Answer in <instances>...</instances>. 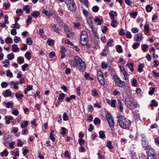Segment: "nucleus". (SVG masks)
I'll return each instance as SVG.
<instances>
[{
	"label": "nucleus",
	"instance_id": "1",
	"mask_svg": "<svg viewBox=\"0 0 159 159\" xmlns=\"http://www.w3.org/2000/svg\"><path fill=\"white\" fill-rule=\"evenodd\" d=\"M71 65L74 67L78 66L79 69L82 71H84L86 68V64L84 61L78 56L74 57L73 60L70 61Z\"/></svg>",
	"mask_w": 159,
	"mask_h": 159
},
{
	"label": "nucleus",
	"instance_id": "2",
	"mask_svg": "<svg viewBox=\"0 0 159 159\" xmlns=\"http://www.w3.org/2000/svg\"><path fill=\"white\" fill-rule=\"evenodd\" d=\"M118 120L119 125L121 128L126 129H129L131 124L129 120L123 116H120L118 118Z\"/></svg>",
	"mask_w": 159,
	"mask_h": 159
},
{
	"label": "nucleus",
	"instance_id": "3",
	"mask_svg": "<svg viewBox=\"0 0 159 159\" xmlns=\"http://www.w3.org/2000/svg\"><path fill=\"white\" fill-rule=\"evenodd\" d=\"M88 35L86 32L83 31L81 34L80 37V43L82 45H85L88 42Z\"/></svg>",
	"mask_w": 159,
	"mask_h": 159
},
{
	"label": "nucleus",
	"instance_id": "4",
	"mask_svg": "<svg viewBox=\"0 0 159 159\" xmlns=\"http://www.w3.org/2000/svg\"><path fill=\"white\" fill-rule=\"evenodd\" d=\"M126 104L127 107L130 109H134L137 106L136 102L132 99L128 98L126 102Z\"/></svg>",
	"mask_w": 159,
	"mask_h": 159
},
{
	"label": "nucleus",
	"instance_id": "5",
	"mask_svg": "<svg viewBox=\"0 0 159 159\" xmlns=\"http://www.w3.org/2000/svg\"><path fill=\"white\" fill-rule=\"evenodd\" d=\"M97 78L99 83L102 85H104L105 82L103 73L100 70L97 71Z\"/></svg>",
	"mask_w": 159,
	"mask_h": 159
},
{
	"label": "nucleus",
	"instance_id": "6",
	"mask_svg": "<svg viewBox=\"0 0 159 159\" xmlns=\"http://www.w3.org/2000/svg\"><path fill=\"white\" fill-rule=\"evenodd\" d=\"M67 7L69 10L71 11H74L76 10V6L74 2H73L68 5Z\"/></svg>",
	"mask_w": 159,
	"mask_h": 159
},
{
	"label": "nucleus",
	"instance_id": "7",
	"mask_svg": "<svg viewBox=\"0 0 159 159\" xmlns=\"http://www.w3.org/2000/svg\"><path fill=\"white\" fill-rule=\"evenodd\" d=\"M11 138L10 135H7L5 138V141L4 143V145L5 146H7L9 143V142L11 141Z\"/></svg>",
	"mask_w": 159,
	"mask_h": 159
},
{
	"label": "nucleus",
	"instance_id": "8",
	"mask_svg": "<svg viewBox=\"0 0 159 159\" xmlns=\"http://www.w3.org/2000/svg\"><path fill=\"white\" fill-rule=\"evenodd\" d=\"M118 102L119 106L118 107V108L119 109V111L120 112H122L123 111V107L121 103V102L120 99H118Z\"/></svg>",
	"mask_w": 159,
	"mask_h": 159
},
{
	"label": "nucleus",
	"instance_id": "9",
	"mask_svg": "<svg viewBox=\"0 0 159 159\" xmlns=\"http://www.w3.org/2000/svg\"><path fill=\"white\" fill-rule=\"evenodd\" d=\"M33 86L30 85H27L26 88L24 89V93L26 94L27 93V91L31 90L33 89Z\"/></svg>",
	"mask_w": 159,
	"mask_h": 159
},
{
	"label": "nucleus",
	"instance_id": "10",
	"mask_svg": "<svg viewBox=\"0 0 159 159\" xmlns=\"http://www.w3.org/2000/svg\"><path fill=\"white\" fill-rule=\"evenodd\" d=\"M142 145L143 147L144 148L145 150H147L150 148V146L148 145L145 141H142Z\"/></svg>",
	"mask_w": 159,
	"mask_h": 159
},
{
	"label": "nucleus",
	"instance_id": "11",
	"mask_svg": "<svg viewBox=\"0 0 159 159\" xmlns=\"http://www.w3.org/2000/svg\"><path fill=\"white\" fill-rule=\"evenodd\" d=\"M42 13L47 15L48 17H50V16L52 15V14L50 11H48L45 9H44L42 11Z\"/></svg>",
	"mask_w": 159,
	"mask_h": 159
},
{
	"label": "nucleus",
	"instance_id": "12",
	"mask_svg": "<svg viewBox=\"0 0 159 159\" xmlns=\"http://www.w3.org/2000/svg\"><path fill=\"white\" fill-rule=\"evenodd\" d=\"M134 64L133 63H127V66L129 68L131 72H133L134 71L133 67L134 66Z\"/></svg>",
	"mask_w": 159,
	"mask_h": 159
},
{
	"label": "nucleus",
	"instance_id": "13",
	"mask_svg": "<svg viewBox=\"0 0 159 159\" xmlns=\"http://www.w3.org/2000/svg\"><path fill=\"white\" fill-rule=\"evenodd\" d=\"M119 86L123 87L125 85V83L124 81H122L120 80H118L117 82L116 83Z\"/></svg>",
	"mask_w": 159,
	"mask_h": 159
},
{
	"label": "nucleus",
	"instance_id": "14",
	"mask_svg": "<svg viewBox=\"0 0 159 159\" xmlns=\"http://www.w3.org/2000/svg\"><path fill=\"white\" fill-rule=\"evenodd\" d=\"M109 126L110 127H112L114 126V120L113 118L107 120Z\"/></svg>",
	"mask_w": 159,
	"mask_h": 159
},
{
	"label": "nucleus",
	"instance_id": "15",
	"mask_svg": "<svg viewBox=\"0 0 159 159\" xmlns=\"http://www.w3.org/2000/svg\"><path fill=\"white\" fill-rule=\"evenodd\" d=\"M148 155H156L155 150L153 148H150L149 149L148 152Z\"/></svg>",
	"mask_w": 159,
	"mask_h": 159
},
{
	"label": "nucleus",
	"instance_id": "16",
	"mask_svg": "<svg viewBox=\"0 0 159 159\" xmlns=\"http://www.w3.org/2000/svg\"><path fill=\"white\" fill-rule=\"evenodd\" d=\"M40 15V13L38 11H34L31 13V15L34 17L36 18Z\"/></svg>",
	"mask_w": 159,
	"mask_h": 159
},
{
	"label": "nucleus",
	"instance_id": "17",
	"mask_svg": "<svg viewBox=\"0 0 159 159\" xmlns=\"http://www.w3.org/2000/svg\"><path fill=\"white\" fill-rule=\"evenodd\" d=\"M2 62L4 64L3 66L6 67H7L10 64L9 61L7 59L5 61H3Z\"/></svg>",
	"mask_w": 159,
	"mask_h": 159
},
{
	"label": "nucleus",
	"instance_id": "18",
	"mask_svg": "<svg viewBox=\"0 0 159 159\" xmlns=\"http://www.w3.org/2000/svg\"><path fill=\"white\" fill-rule=\"evenodd\" d=\"M59 96V97L58 98V100L59 101L63 100L65 96V94L63 93L60 94Z\"/></svg>",
	"mask_w": 159,
	"mask_h": 159
},
{
	"label": "nucleus",
	"instance_id": "19",
	"mask_svg": "<svg viewBox=\"0 0 159 159\" xmlns=\"http://www.w3.org/2000/svg\"><path fill=\"white\" fill-rule=\"evenodd\" d=\"M11 95V92L8 89L6 90L4 94V95L6 97L10 96Z\"/></svg>",
	"mask_w": 159,
	"mask_h": 159
},
{
	"label": "nucleus",
	"instance_id": "20",
	"mask_svg": "<svg viewBox=\"0 0 159 159\" xmlns=\"http://www.w3.org/2000/svg\"><path fill=\"white\" fill-rule=\"evenodd\" d=\"M152 8V7L150 6L149 4L147 5L145 7L146 10L148 12L151 11Z\"/></svg>",
	"mask_w": 159,
	"mask_h": 159
},
{
	"label": "nucleus",
	"instance_id": "21",
	"mask_svg": "<svg viewBox=\"0 0 159 159\" xmlns=\"http://www.w3.org/2000/svg\"><path fill=\"white\" fill-rule=\"evenodd\" d=\"M137 37L135 39V40L137 41H140L142 38V34L140 33H139L137 34Z\"/></svg>",
	"mask_w": 159,
	"mask_h": 159
},
{
	"label": "nucleus",
	"instance_id": "22",
	"mask_svg": "<svg viewBox=\"0 0 159 159\" xmlns=\"http://www.w3.org/2000/svg\"><path fill=\"white\" fill-rule=\"evenodd\" d=\"M148 48V46L147 44H143L142 45V49L143 51L145 52L147 51V49Z\"/></svg>",
	"mask_w": 159,
	"mask_h": 159
},
{
	"label": "nucleus",
	"instance_id": "23",
	"mask_svg": "<svg viewBox=\"0 0 159 159\" xmlns=\"http://www.w3.org/2000/svg\"><path fill=\"white\" fill-rule=\"evenodd\" d=\"M12 48H13V52H15L16 51H19V48L17 47L16 44H14L12 45Z\"/></svg>",
	"mask_w": 159,
	"mask_h": 159
},
{
	"label": "nucleus",
	"instance_id": "24",
	"mask_svg": "<svg viewBox=\"0 0 159 159\" xmlns=\"http://www.w3.org/2000/svg\"><path fill=\"white\" fill-rule=\"evenodd\" d=\"M30 8L29 6L28 5H26L25 6V7L23 8V10L26 11L27 13H29L30 11Z\"/></svg>",
	"mask_w": 159,
	"mask_h": 159
},
{
	"label": "nucleus",
	"instance_id": "25",
	"mask_svg": "<svg viewBox=\"0 0 159 159\" xmlns=\"http://www.w3.org/2000/svg\"><path fill=\"white\" fill-rule=\"evenodd\" d=\"M57 24H54L52 26V28L53 29V31L54 32L57 33H59V29L58 28H57Z\"/></svg>",
	"mask_w": 159,
	"mask_h": 159
},
{
	"label": "nucleus",
	"instance_id": "26",
	"mask_svg": "<svg viewBox=\"0 0 159 159\" xmlns=\"http://www.w3.org/2000/svg\"><path fill=\"white\" fill-rule=\"evenodd\" d=\"M31 53L30 52H26L25 54V57L27 58L28 60H30L31 58Z\"/></svg>",
	"mask_w": 159,
	"mask_h": 159
},
{
	"label": "nucleus",
	"instance_id": "27",
	"mask_svg": "<svg viewBox=\"0 0 159 159\" xmlns=\"http://www.w3.org/2000/svg\"><path fill=\"white\" fill-rule=\"evenodd\" d=\"M18 62L19 64H21L24 62V58L20 57L17 58Z\"/></svg>",
	"mask_w": 159,
	"mask_h": 159
},
{
	"label": "nucleus",
	"instance_id": "28",
	"mask_svg": "<svg viewBox=\"0 0 159 159\" xmlns=\"http://www.w3.org/2000/svg\"><path fill=\"white\" fill-rule=\"evenodd\" d=\"M70 29L67 25H65L64 26V31L66 33H70Z\"/></svg>",
	"mask_w": 159,
	"mask_h": 159
},
{
	"label": "nucleus",
	"instance_id": "29",
	"mask_svg": "<svg viewBox=\"0 0 159 159\" xmlns=\"http://www.w3.org/2000/svg\"><path fill=\"white\" fill-rule=\"evenodd\" d=\"M14 55L13 53H11L10 54H8L7 55V58L10 60H12L13 58H14Z\"/></svg>",
	"mask_w": 159,
	"mask_h": 159
},
{
	"label": "nucleus",
	"instance_id": "30",
	"mask_svg": "<svg viewBox=\"0 0 159 159\" xmlns=\"http://www.w3.org/2000/svg\"><path fill=\"white\" fill-rule=\"evenodd\" d=\"M11 27L13 28L19 29L20 27V25L18 23L15 22V24L12 25Z\"/></svg>",
	"mask_w": 159,
	"mask_h": 159
},
{
	"label": "nucleus",
	"instance_id": "31",
	"mask_svg": "<svg viewBox=\"0 0 159 159\" xmlns=\"http://www.w3.org/2000/svg\"><path fill=\"white\" fill-rule=\"evenodd\" d=\"M138 12L136 11L131 12L130 13V15L134 18H135L136 16H137Z\"/></svg>",
	"mask_w": 159,
	"mask_h": 159
},
{
	"label": "nucleus",
	"instance_id": "32",
	"mask_svg": "<svg viewBox=\"0 0 159 159\" xmlns=\"http://www.w3.org/2000/svg\"><path fill=\"white\" fill-rule=\"evenodd\" d=\"M11 153L12 155H13L15 156V157H18L19 156V151H17L15 152H14V151H12L11 152Z\"/></svg>",
	"mask_w": 159,
	"mask_h": 159
},
{
	"label": "nucleus",
	"instance_id": "33",
	"mask_svg": "<svg viewBox=\"0 0 159 159\" xmlns=\"http://www.w3.org/2000/svg\"><path fill=\"white\" fill-rule=\"evenodd\" d=\"M93 122L95 125H97L101 123V121L98 118H96L94 119Z\"/></svg>",
	"mask_w": 159,
	"mask_h": 159
},
{
	"label": "nucleus",
	"instance_id": "34",
	"mask_svg": "<svg viewBox=\"0 0 159 159\" xmlns=\"http://www.w3.org/2000/svg\"><path fill=\"white\" fill-rule=\"evenodd\" d=\"M26 43L29 45H31L33 43V41L30 38H28L26 39Z\"/></svg>",
	"mask_w": 159,
	"mask_h": 159
},
{
	"label": "nucleus",
	"instance_id": "35",
	"mask_svg": "<svg viewBox=\"0 0 159 159\" xmlns=\"http://www.w3.org/2000/svg\"><path fill=\"white\" fill-rule=\"evenodd\" d=\"M28 125V122L27 120L25 121L24 122L22 123L21 125V127L22 128H24L27 127Z\"/></svg>",
	"mask_w": 159,
	"mask_h": 159
},
{
	"label": "nucleus",
	"instance_id": "36",
	"mask_svg": "<svg viewBox=\"0 0 159 159\" xmlns=\"http://www.w3.org/2000/svg\"><path fill=\"white\" fill-rule=\"evenodd\" d=\"M5 42L7 44L11 43L12 42V39L10 37H7L5 40Z\"/></svg>",
	"mask_w": 159,
	"mask_h": 159
},
{
	"label": "nucleus",
	"instance_id": "37",
	"mask_svg": "<svg viewBox=\"0 0 159 159\" xmlns=\"http://www.w3.org/2000/svg\"><path fill=\"white\" fill-rule=\"evenodd\" d=\"M117 51L119 53H121L123 52L122 47L120 45H117Z\"/></svg>",
	"mask_w": 159,
	"mask_h": 159
},
{
	"label": "nucleus",
	"instance_id": "38",
	"mask_svg": "<svg viewBox=\"0 0 159 159\" xmlns=\"http://www.w3.org/2000/svg\"><path fill=\"white\" fill-rule=\"evenodd\" d=\"M99 137L101 139L104 138H105V134H104V132L103 131H100L99 132Z\"/></svg>",
	"mask_w": 159,
	"mask_h": 159
},
{
	"label": "nucleus",
	"instance_id": "39",
	"mask_svg": "<svg viewBox=\"0 0 159 159\" xmlns=\"http://www.w3.org/2000/svg\"><path fill=\"white\" fill-rule=\"evenodd\" d=\"M152 103L150 105L151 106L157 107L158 106L157 102H156L155 100H153L152 101Z\"/></svg>",
	"mask_w": 159,
	"mask_h": 159
},
{
	"label": "nucleus",
	"instance_id": "40",
	"mask_svg": "<svg viewBox=\"0 0 159 159\" xmlns=\"http://www.w3.org/2000/svg\"><path fill=\"white\" fill-rule=\"evenodd\" d=\"M16 97L17 98L21 99L23 97V95L22 94H19V93H16L15 94Z\"/></svg>",
	"mask_w": 159,
	"mask_h": 159
},
{
	"label": "nucleus",
	"instance_id": "41",
	"mask_svg": "<svg viewBox=\"0 0 159 159\" xmlns=\"http://www.w3.org/2000/svg\"><path fill=\"white\" fill-rule=\"evenodd\" d=\"M78 142L80 146H82L85 142V140L82 138H80L78 139Z\"/></svg>",
	"mask_w": 159,
	"mask_h": 159
},
{
	"label": "nucleus",
	"instance_id": "42",
	"mask_svg": "<svg viewBox=\"0 0 159 159\" xmlns=\"http://www.w3.org/2000/svg\"><path fill=\"white\" fill-rule=\"evenodd\" d=\"M143 67V64H140L139 66L138 69V71L139 72H142L143 71V69L142 68Z\"/></svg>",
	"mask_w": 159,
	"mask_h": 159
},
{
	"label": "nucleus",
	"instance_id": "43",
	"mask_svg": "<svg viewBox=\"0 0 159 159\" xmlns=\"http://www.w3.org/2000/svg\"><path fill=\"white\" fill-rule=\"evenodd\" d=\"M99 9V8L97 6H94L92 7V10L94 12H97Z\"/></svg>",
	"mask_w": 159,
	"mask_h": 159
},
{
	"label": "nucleus",
	"instance_id": "44",
	"mask_svg": "<svg viewBox=\"0 0 159 159\" xmlns=\"http://www.w3.org/2000/svg\"><path fill=\"white\" fill-rule=\"evenodd\" d=\"M111 141H109L107 142V146L108 148L109 149H112L113 148V147L111 145Z\"/></svg>",
	"mask_w": 159,
	"mask_h": 159
},
{
	"label": "nucleus",
	"instance_id": "45",
	"mask_svg": "<svg viewBox=\"0 0 159 159\" xmlns=\"http://www.w3.org/2000/svg\"><path fill=\"white\" fill-rule=\"evenodd\" d=\"M140 44L138 43H134L133 45V48L134 49H136Z\"/></svg>",
	"mask_w": 159,
	"mask_h": 159
},
{
	"label": "nucleus",
	"instance_id": "46",
	"mask_svg": "<svg viewBox=\"0 0 159 159\" xmlns=\"http://www.w3.org/2000/svg\"><path fill=\"white\" fill-rule=\"evenodd\" d=\"M63 119L64 121H66L68 120V116L66 112H64L63 116Z\"/></svg>",
	"mask_w": 159,
	"mask_h": 159
},
{
	"label": "nucleus",
	"instance_id": "47",
	"mask_svg": "<svg viewBox=\"0 0 159 159\" xmlns=\"http://www.w3.org/2000/svg\"><path fill=\"white\" fill-rule=\"evenodd\" d=\"M64 1L65 3L66 4L67 6L74 2L73 0H64Z\"/></svg>",
	"mask_w": 159,
	"mask_h": 159
},
{
	"label": "nucleus",
	"instance_id": "48",
	"mask_svg": "<svg viewBox=\"0 0 159 159\" xmlns=\"http://www.w3.org/2000/svg\"><path fill=\"white\" fill-rule=\"evenodd\" d=\"M95 21L96 22H97L98 24L99 25H100L101 24L102 20H100V19L98 17H97L96 18L95 20Z\"/></svg>",
	"mask_w": 159,
	"mask_h": 159
},
{
	"label": "nucleus",
	"instance_id": "49",
	"mask_svg": "<svg viewBox=\"0 0 159 159\" xmlns=\"http://www.w3.org/2000/svg\"><path fill=\"white\" fill-rule=\"evenodd\" d=\"M64 156L65 157H68L69 159H70L71 158L69 152L67 151H66L65 152Z\"/></svg>",
	"mask_w": 159,
	"mask_h": 159
},
{
	"label": "nucleus",
	"instance_id": "50",
	"mask_svg": "<svg viewBox=\"0 0 159 159\" xmlns=\"http://www.w3.org/2000/svg\"><path fill=\"white\" fill-rule=\"evenodd\" d=\"M126 37L128 39H131L132 38V35L131 34V33L128 31L127 32L126 34Z\"/></svg>",
	"mask_w": 159,
	"mask_h": 159
},
{
	"label": "nucleus",
	"instance_id": "51",
	"mask_svg": "<svg viewBox=\"0 0 159 159\" xmlns=\"http://www.w3.org/2000/svg\"><path fill=\"white\" fill-rule=\"evenodd\" d=\"M131 31L134 33H136L139 32V30L137 28H133L132 29Z\"/></svg>",
	"mask_w": 159,
	"mask_h": 159
},
{
	"label": "nucleus",
	"instance_id": "52",
	"mask_svg": "<svg viewBox=\"0 0 159 159\" xmlns=\"http://www.w3.org/2000/svg\"><path fill=\"white\" fill-rule=\"evenodd\" d=\"M132 85L134 87H135L137 86V80L136 79H133L132 81Z\"/></svg>",
	"mask_w": 159,
	"mask_h": 159
},
{
	"label": "nucleus",
	"instance_id": "53",
	"mask_svg": "<svg viewBox=\"0 0 159 159\" xmlns=\"http://www.w3.org/2000/svg\"><path fill=\"white\" fill-rule=\"evenodd\" d=\"M102 68H106L107 67V64L105 63L104 62H102Z\"/></svg>",
	"mask_w": 159,
	"mask_h": 159
},
{
	"label": "nucleus",
	"instance_id": "54",
	"mask_svg": "<svg viewBox=\"0 0 159 159\" xmlns=\"http://www.w3.org/2000/svg\"><path fill=\"white\" fill-rule=\"evenodd\" d=\"M6 75L7 76H10V77H12L13 76V74L10 71V70H7Z\"/></svg>",
	"mask_w": 159,
	"mask_h": 159
},
{
	"label": "nucleus",
	"instance_id": "55",
	"mask_svg": "<svg viewBox=\"0 0 159 159\" xmlns=\"http://www.w3.org/2000/svg\"><path fill=\"white\" fill-rule=\"evenodd\" d=\"M116 101L115 100H112L111 101V106L112 107H116Z\"/></svg>",
	"mask_w": 159,
	"mask_h": 159
},
{
	"label": "nucleus",
	"instance_id": "56",
	"mask_svg": "<svg viewBox=\"0 0 159 159\" xmlns=\"http://www.w3.org/2000/svg\"><path fill=\"white\" fill-rule=\"evenodd\" d=\"M12 113L15 116H17L19 114V111L16 109H14L12 112Z\"/></svg>",
	"mask_w": 159,
	"mask_h": 159
},
{
	"label": "nucleus",
	"instance_id": "57",
	"mask_svg": "<svg viewBox=\"0 0 159 159\" xmlns=\"http://www.w3.org/2000/svg\"><path fill=\"white\" fill-rule=\"evenodd\" d=\"M155 90V87H152V89L149 91V94L150 95H152Z\"/></svg>",
	"mask_w": 159,
	"mask_h": 159
},
{
	"label": "nucleus",
	"instance_id": "58",
	"mask_svg": "<svg viewBox=\"0 0 159 159\" xmlns=\"http://www.w3.org/2000/svg\"><path fill=\"white\" fill-rule=\"evenodd\" d=\"M20 38L17 36L14 37V40L15 43H18L19 42Z\"/></svg>",
	"mask_w": 159,
	"mask_h": 159
},
{
	"label": "nucleus",
	"instance_id": "59",
	"mask_svg": "<svg viewBox=\"0 0 159 159\" xmlns=\"http://www.w3.org/2000/svg\"><path fill=\"white\" fill-rule=\"evenodd\" d=\"M156 158V155H148V159H155Z\"/></svg>",
	"mask_w": 159,
	"mask_h": 159
},
{
	"label": "nucleus",
	"instance_id": "60",
	"mask_svg": "<svg viewBox=\"0 0 159 159\" xmlns=\"http://www.w3.org/2000/svg\"><path fill=\"white\" fill-rule=\"evenodd\" d=\"M49 45H52L53 44L54 40L53 39L48 40L47 41Z\"/></svg>",
	"mask_w": 159,
	"mask_h": 159
},
{
	"label": "nucleus",
	"instance_id": "61",
	"mask_svg": "<svg viewBox=\"0 0 159 159\" xmlns=\"http://www.w3.org/2000/svg\"><path fill=\"white\" fill-rule=\"evenodd\" d=\"M4 154H5L6 156L8 155V152L7 150H4L3 152L1 153V156H3Z\"/></svg>",
	"mask_w": 159,
	"mask_h": 159
},
{
	"label": "nucleus",
	"instance_id": "62",
	"mask_svg": "<svg viewBox=\"0 0 159 159\" xmlns=\"http://www.w3.org/2000/svg\"><path fill=\"white\" fill-rule=\"evenodd\" d=\"M23 144L24 143L23 142H22L21 140H18V141L17 146L18 147H21L23 145Z\"/></svg>",
	"mask_w": 159,
	"mask_h": 159
},
{
	"label": "nucleus",
	"instance_id": "63",
	"mask_svg": "<svg viewBox=\"0 0 159 159\" xmlns=\"http://www.w3.org/2000/svg\"><path fill=\"white\" fill-rule=\"evenodd\" d=\"M106 117L107 120L113 118L110 114L109 113H107L106 115Z\"/></svg>",
	"mask_w": 159,
	"mask_h": 159
},
{
	"label": "nucleus",
	"instance_id": "64",
	"mask_svg": "<svg viewBox=\"0 0 159 159\" xmlns=\"http://www.w3.org/2000/svg\"><path fill=\"white\" fill-rule=\"evenodd\" d=\"M80 25L79 23L78 22H74V27L75 28H78L80 26Z\"/></svg>",
	"mask_w": 159,
	"mask_h": 159
}]
</instances>
